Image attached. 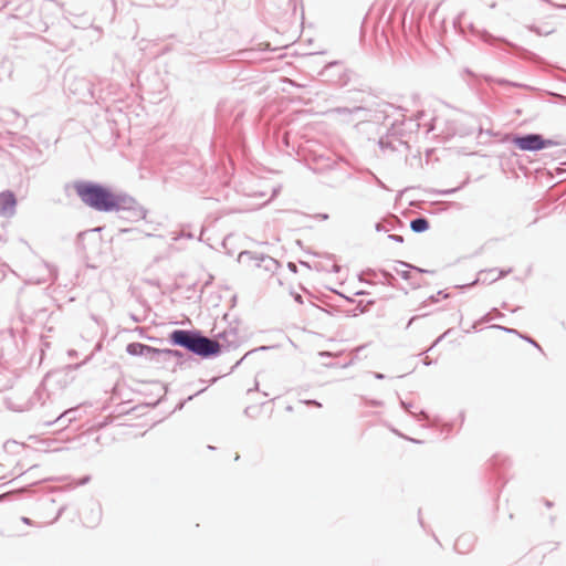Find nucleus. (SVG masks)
Returning <instances> with one entry per match:
<instances>
[{
    "instance_id": "35",
    "label": "nucleus",
    "mask_w": 566,
    "mask_h": 566,
    "mask_svg": "<svg viewBox=\"0 0 566 566\" xmlns=\"http://www.w3.org/2000/svg\"><path fill=\"white\" fill-rule=\"evenodd\" d=\"M265 349H268V347H266V346H261V347H259V348L254 349V352H256V350H265ZM251 353H253V350H251V352L247 353V354H245V355H244L240 360H238V361L235 363V365L231 367L230 373H231V371H233V370H234V368H237V367L242 363V360H243L248 355H250Z\"/></svg>"
},
{
    "instance_id": "21",
    "label": "nucleus",
    "mask_w": 566,
    "mask_h": 566,
    "mask_svg": "<svg viewBox=\"0 0 566 566\" xmlns=\"http://www.w3.org/2000/svg\"><path fill=\"white\" fill-rule=\"evenodd\" d=\"M379 275V270L366 269L358 275V280L361 283L375 284L376 277Z\"/></svg>"
},
{
    "instance_id": "37",
    "label": "nucleus",
    "mask_w": 566,
    "mask_h": 566,
    "mask_svg": "<svg viewBox=\"0 0 566 566\" xmlns=\"http://www.w3.org/2000/svg\"><path fill=\"white\" fill-rule=\"evenodd\" d=\"M388 239L397 243L403 242V237L400 234H388Z\"/></svg>"
},
{
    "instance_id": "23",
    "label": "nucleus",
    "mask_w": 566,
    "mask_h": 566,
    "mask_svg": "<svg viewBox=\"0 0 566 566\" xmlns=\"http://www.w3.org/2000/svg\"><path fill=\"white\" fill-rule=\"evenodd\" d=\"M394 271L401 276L405 281H410V285L413 290H417L421 286L419 282L412 281L411 271L409 269L399 270L398 266H394Z\"/></svg>"
},
{
    "instance_id": "31",
    "label": "nucleus",
    "mask_w": 566,
    "mask_h": 566,
    "mask_svg": "<svg viewBox=\"0 0 566 566\" xmlns=\"http://www.w3.org/2000/svg\"><path fill=\"white\" fill-rule=\"evenodd\" d=\"M178 0H154L157 7L171 8L177 3Z\"/></svg>"
},
{
    "instance_id": "18",
    "label": "nucleus",
    "mask_w": 566,
    "mask_h": 566,
    "mask_svg": "<svg viewBox=\"0 0 566 566\" xmlns=\"http://www.w3.org/2000/svg\"><path fill=\"white\" fill-rule=\"evenodd\" d=\"M50 42L61 51H66L72 45L73 39L67 34L59 35L55 32H52Z\"/></svg>"
},
{
    "instance_id": "7",
    "label": "nucleus",
    "mask_w": 566,
    "mask_h": 566,
    "mask_svg": "<svg viewBox=\"0 0 566 566\" xmlns=\"http://www.w3.org/2000/svg\"><path fill=\"white\" fill-rule=\"evenodd\" d=\"M239 262H245V261H255L256 268H262L264 271L274 273L280 268V262L275 260L274 258L263 254V253H255L252 251H241L238 255Z\"/></svg>"
},
{
    "instance_id": "38",
    "label": "nucleus",
    "mask_w": 566,
    "mask_h": 566,
    "mask_svg": "<svg viewBox=\"0 0 566 566\" xmlns=\"http://www.w3.org/2000/svg\"><path fill=\"white\" fill-rule=\"evenodd\" d=\"M462 186L460 187H455V188H451V189H446V190H441L440 191V195L442 196H450V195H453L454 192H457L459 189H461Z\"/></svg>"
},
{
    "instance_id": "22",
    "label": "nucleus",
    "mask_w": 566,
    "mask_h": 566,
    "mask_svg": "<svg viewBox=\"0 0 566 566\" xmlns=\"http://www.w3.org/2000/svg\"><path fill=\"white\" fill-rule=\"evenodd\" d=\"M379 275H381V280H379L378 283L386 284L391 287L396 286L397 279L395 277V275L391 272H389L385 269H380Z\"/></svg>"
},
{
    "instance_id": "61",
    "label": "nucleus",
    "mask_w": 566,
    "mask_h": 566,
    "mask_svg": "<svg viewBox=\"0 0 566 566\" xmlns=\"http://www.w3.org/2000/svg\"><path fill=\"white\" fill-rule=\"evenodd\" d=\"M250 53H251L250 50H244V51L240 52L241 56H243V57H247Z\"/></svg>"
},
{
    "instance_id": "9",
    "label": "nucleus",
    "mask_w": 566,
    "mask_h": 566,
    "mask_svg": "<svg viewBox=\"0 0 566 566\" xmlns=\"http://www.w3.org/2000/svg\"><path fill=\"white\" fill-rule=\"evenodd\" d=\"M92 25L90 18L84 14H77L63 7L62 21L59 23V28L66 32L70 28L74 29H86Z\"/></svg>"
},
{
    "instance_id": "45",
    "label": "nucleus",
    "mask_w": 566,
    "mask_h": 566,
    "mask_svg": "<svg viewBox=\"0 0 566 566\" xmlns=\"http://www.w3.org/2000/svg\"><path fill=\"white\" fill-rule=\"evenodd\" d=\"M216 2H217L216 12H220V10H221V6H222V7L224 6L226 0H216Z\"/></svg>"
},
{
    "instance_id": "11",
    "label": "nucleus",
    "mask_w": 566,
    "mask_h": 566,
    "mask_svg": "<svg viewBox=\"0 0 566 566\" xmlns=\"http://www.w3.org/2000/svg\"><path fill=\"white\" fill-rule=\"evenodd\" d=\"M126 353L135 357H146L148 360L154 361L156 364L161 363V360L158 359L159 348L143 343L133 342L127 344Z\"/></svg>"
},
{
    "instance_id": "15",
    "label": "nucleus",
    "mask_w": 566,
    "mask_h": 566,
    "mask_svg": "<svg viewBox=\"0 0 566 566\" xmlns=\"http://www.w3.org/2000/svg\"><path fill=\"white\" fill-rule=\"evenodd\" d=\"M511 271H512V269L499 270L496 268L495 269H491L489 271H480L479 274H478V277L473 282H471L469 284L461 285L460 287L467 289V287H471V286L475 285L478 282H483L484 283V282H486L488 279L486 277H482V275H484V274H493L494 272H497V275L493 276L490 280V282H494V281H496V280L507 275L509 273H511Z\"/></svg>"
},
{
    "instance_id": "5",
    "label": "nucleus",
    "mask_w": 566,
    "mask_h": 566,
    "mask_svg": "<svg viewBox=\"0 0 566 566\" xmlns=\"http://www.w3.org/2000/svg\"><path fill=\"white\" fill-rule=\"evenodd\" d=\"M426 116L423 111L416 114V118H403L401 120H395L389 127V136L397 138L399 145H403L407 149L409 148L408 142L412 134L417 133L421 126L420 120Z\"/></svg>"
},
{
    "instance_id": "60",
    "label": "nucleus",
    "mask_w": 566,
    "mask_h": 566,
    "mask_svg": "<svg viewBox=\"0 0 566 566\" xmlns=\"http://www.w3.org/2000/svg\"><path fill=\"white\" fill-rule=\"evenodd\" d=\"M437 295H438V296H439V295H441L443 298H448V297H449V294H448V293H444V291H439V292L437 293Z\"/></svg>"
},
{
    "instance_id": "46",
    "label": "nucleus",
    "mask_w": 566,
    "mask_h": 566,
    "mask_svg": "<svg viewBox=\"0 0 566 566\" xmlns=\"http://www.w3.org/2000/svg\"><path fill=\"white\" fill-rule=\"evenodd\" d=\"M373 376H374L376 379H378V380H382V379H385V378H386V376H385L384 374L378 373V371H374V373H373Z\"/></svg>"
},
{
    "instance_id": "64",
    "label": "nucleus",
    "mask_w": 566,
    "mask_h": 566,
    "mask_svg": "<svg viewBox=\"0 0 566 566\" xmlns=\"http://www.w3.org/2000/svg\"><path fill=\"white\" fill-rule=\"evenodd\" d=\"M559 99L564 105H566V96L559 95Z\"/></svg>"
},
{
    "instance_id": "42",
    "label": "nucleus",
    "mask_w": 566,
    "mask_h": 566,
    "mask_svg": "<svg viewBox=\"0 0 566 566\" xmlns=\"http://www.w3.org/2000/svg\"><path fill=\"white\" fill-rule=\"evenodd\" d=\"M400 405L401 407L407 411L409 412L410 415L413 416V413L410 411L412 405L410 402H406L405 400L400 399Z\"/></svg>"
},
{
    "instance_id": "52",
    "label": "nucleus",
    "mask_w": 566,
    "mask_h": 566,
    "mask_svg": "<svg viewBox=\"0 0 566 566\" xmlns=\"http://www.w3.org/2000/svg\"><path fill=\"white\" fill-rule=\"evenodd\" d=\"M205 390H206V388H202V389H200L199 391H197L196 394H193V395L189 396V397L187 398V401H189V400H191L193 397H196V396H198V395L202 394Z\"/></svg>"
},
{
    "instance_id": "3",
    "label": "nucleus",
    "mask_w": 566,
    "mask_h": 566,
    "mask_svg": "<svg viewBox=\"0 0 566 566\" xmlns=\"http://www.w3.org/2000/svg\"><path fill=\"white\" fill-rule=\"evenodd\" d=\"M167 339L170 345L181 347L201 359H212L220 355V346L216 339L206 336L197 328L174 329Z\"/></svg>"
},
{
    "instance_id": "44",
    "label": "nucleus",
    "mask_w": 566,
    "mask_h": 566,
    "mask_svg": "<svg viewBox=\"0 0 566 566\" xmlns=\"http://www.w3.org/2000/svg\"><path fill=\"white\" fill-rule=\"evenodd\" d=\"M287 268H289V270H290L291 272H293V273H296V272H297V266H296V264H295V263H293V262H289V263H287Z\"/></svg>"
},
{
    "instance_id": "55",
    "label": "nucleus",
    "mask_w": 566,
    "mask_h": 566,
    "mask_svg": "<svg viewBox=\"0 0 566 566\" xmlns=\"http://www.w3.org/2000/svg\"><path fill=\"white\" fill-rule=\"evenodd\" d=\"M318 355L321 357H332L333 356L331 352H319Z\"/></svg>"
},
{
    "instance_id": "25",
    "label": "nucleus",
    "mask_w": 566,
    "mask_h": 566,
    "mask_svg": "<svg viewBox=\"0 0 566 566\" xmlns=\"http://www.w3.org/2000/svg\"><path fill=\"white\" fill-rule=\"evenodd\" d=\"M395 264L402 266L405 269H409L410 271H416L418 273H433L431 270L422 269L406 261H395Z\"/></svg>"
},
{
    "instance_id": "26",
    "label": "nucleus",
    "mask_w": 566,
    "mask_h": 566,
    "mask_svg": "<svg viewBox=\"0 0 566 566\" xmlns=\"http://www.w3.org/2000/svg\"><path fill=\"white\" fill-rule=\"evenodd\" d=\"M375 304V301L374 300H369L367 301V303L364 305L363 304V301H359L358 304H357V307L353 311V313L350 314L352 316H356L357 313H365L368 311V308L370 306H373Z\"/></svg>"
},
{
    "instance_id": "10",
    "label": "nucleus",
    "mask_w": 566,
    "mask_h": 566,
    "mask_svg": "<svg viewBox=\"0 0 566 566\" xmlns=\"http://www.w3.org/2000/svg\"><path fill=\"white\" fill-rule=\"evenodd\" d=\"M481 39L491 45H495L497 42L504 43L514 51V54L522 56L524 59H528V60H538L539 59L538 55L528 51L527 49L518 46L504 38H497L485 30L481 32Z\"/></svg>"
},
{
    "instance_id": "4",
    "label": "nucleus",
    "mask_w": 566,
    "mask_h": 566,
    "mask_svg": "<svg viewBox=\"0 0 566 566\" xmlns=\"http://www.w3.org/2000/svg\"><path fill=\"white\" fill-rule=\"evenodd\" d=\"M511 143L517 149L530 153H536L549 147L562 145L559 142L545 138L538 133L514 134L511 138Z\"/></svg>"
},
{
    "instance_id": "57",
    "label": "nucleus",
    "mask_w": 566,
    "mask_h": 566,
    "mask_svg": "<svg viewBox=\"0 0 566 566\" xmlns=\"http://www.w3.org/2000/svg\"><path fill=\"white\" fill-rule=\"evenodd\" d=\"M367 294H369V292L364 291V290H360V291L355 292V295H356V296L367 295Z\"/></svg>"
},
{
    "instance_id": "62",
    "label": "nucleus",
    "mask_w": 566,
    "mask_h": 566,
    "mask_svg": "<svg viewBox=\"0 0 566 566\" xmlns=\"http://www.w3.org/2000/svg\"><path fill=\"white\" fill-rule=\"evenodd\" d=\"M419 415H420V419H427V418H428L427 412H426V411H423V410H421V411L419 412Z\"/></svg>"
},
{
    "instance_id": "2",
    "label": "nucleus",
    "mask_w": 566,
    "mask_h": 566,
    "mask_svg": "<svg viewBox=\"0 0 566 566\" xmlns=\"http://www.w3.org/2000/svg\"><path fill=\"white\" fill-rule=\"evenodd\" d=\"M62 10L63 3L56 0H24L15 8L14 17L34 31L46 32Z\"/></svg>"
},
{
    "instance_id": "14",
    "label": "nucleus",
    "mask_w": 566,
    "mask_h": 566,
    "mask_svg": "<svg viewBox=\"0 0 566 566\" xmlns=\"http://www.w3.org/2000/svg\"><path fill=\"white\" fill-rule=\"evenodd\" d=\"M171 358H175L177 360V365L182 366L190 359V356H188L186 353L179 349L159 348L158 359L161 360L160 364H166Z\"/></svg>"
},
{
    "instance_id": "1",
    "label": "nucleus",
    "mask_w": 566,
    "mask_h": 566,
    "mask_svg": "<svg viewBox=\"0 0 566 566\" xmlns=\"http://www.w3.org/2000/svg\"><path fill=\"white\" fill-rule=\"evenodd\" d=\"M73 188L80 200L98 212H117L122 219L137 222L146 218L147 210L125 191H115L112 187L93 180H76Z\"/></svg>"
},
{
    "instance_id": "32",
    "label": "nucleus",
    "mask_w": 566,
    "mask_h": 566,
    "mask_svg": "<svg viewBox=\"0 0 566 566\" xmlns=\"http://www.w3.org/2000/svg\"><path fill=\"white\" fill-rule=\"evenodd\" d=\"M520 337L522 339L526 340L527 343H530L531 345H533L534 347H536L538 350L543 352L541 345L535 339H533L531 336L521 334Z\"/></svg>"
},
{
    "instance_id": "40",
    "label": "nucleus",
    "mask_w": 566,
    "mask_h": 566,
    "mask_svg": "<svg viewBox=\"0 0 566 566\" xmlns=\"http://www.w3.org/2000/svg\"><path fill=\"white\" fill-rule=\"evenodd\" d=\"M303 402L307 406H314V407H317V408H321L322 407V403L315 399H308V400H303Z\"/></svg>"
},
{
    "instance_id": "12",
    "label": "nucleus",
    "mask_w": 566,
    "mask_h": 566,
    "mask_svg": "<svg viewBox=\"0 0 566 566\" xmlns=\"http://www.w3.org/2000/svg\"><path fill=\"white\" fill-rule=\"evenodd\" d=\"M212 338L216 339V343L220 346V354L240 346L238 329L234 327L227 328Z\"/></svg>"
},
{
    "instance_id": "59",
    "label": "nucleus",
    "mask_w": 566,
    "mask_h": 566,
    "mask_svg": "<svg viewBox=\"0 0 566 566\" xmlns=\"http://www.w3.org/2000/svg\"><path fill=\"white\" fill-rule=\"evenodd\" d=\"M428 300H429L430 302H432V303H437V302L439 301V300H438V295H431V296H429V298H428Z\"/></svg>"
},
{
    "instance_id": "28",
    "label": "nucleus",
    "mask_w": 566,
    "mask_h": 566,
    "mask_svg": "<svg viewBox=\"0 0 566 566\" xmlns=\"http://www.w3.org/2000/svg\"><path fill=\"white\" fill-rule=\"evenodd\" d=\"M509 460L504 457H501V455H494L492 459H491V465L494 468V469H500L502 467H505L506 462Z\"/></svg>"
},
{
    "instance_id": "43",
    "label": "nucleus",
    "mask_w": 566,
    "mask_h": 566,
    "mask_svg": "<svg viewBox=\"0 0 566 566\" xmlns=\"http://www.w3.org/2000/svg\"><path fill=\"white\" fill-rule=\"evenodd\" d=\"M292 296L296 303L303 304V296L300 293L293 292Z\"/></svg>"
},
{
    "instance_id": "58",
    "label": "nucleus",
    "mask_w": 566,
    "mask_h": 566,
    "mask_svg": "<svg viewBox=\"0 0 566 566\" xmlns=\"http://www.w3.org/2000/svg\"><path fill=\"white\" fill-rule=\"evenodd\" d=\"M256 390H259V382H258V381H255V384H254L253 388H250V389L248 390V394H249V392H252V391H256Z\"/></svg>"
},
{
    "instance_id": "34",
    "label": "nucleus",
    "mask_w": 566,
    "mask_h": 566,
    "mask_svg": "<svg viewBox=\"0 0 566 566\" xmlns=\"http://www.w3.org/2000/svg\"><path fill=\"white\" fill-rule=\"evenodd\" d=\"M493 328H499L505 333H509V334H515V335H521V333L517 331V329H514V328H510V327H505V326H501V325H493L492 326Z\"/></svg>"
},
{
    "instance_id": "39",
    "label": "nucleus",
    "mask_w": 566,
    "mask_h": 566,
    "mask_svg": "<svg viewBox=\"0 0 566 566\" xmlns=\"http://www.w3.org/2000/svg\"><path fill=\"white\" fill-rule=\"evenodd\" d=\"M434 122H436V118H431L430 122L426 125L427 126L426 134H429L436 129Z\"/></svg>"
},
{
    "instance_id": "16",
    "label": "nucleus",
    "mask_w": 566,
    "mask_h": 566,
    "mask_svg": "<svg viewBox=\"0 0 566 566\" xmlns=\"http://www.w3.org/2000/svg\"><path fill=\"white\" fill-rule=\"evenodd\" d=\"M14 342L12 337L0 338V363H8L14 353Z\"/></svg>"
},
{
    "instance_id": "48",
    "label": "nucleus",
    "mask_w": 566,
    "mask_h": 566,
    "mask_svg": "<svg viewBox=\"0 0 566 566\" xmlns=\"http://www.w3.org/2000/svg\"><path fill=\"white\" fill-rule=\"evenodd\" d=\"M339 296L344 297L348 303H354L355 300L350 296H346L345 294H343L342 292H336Z\"/></svg>"
},
{
    "instance_id": "8",
    "label": "nucleus",
    "mask_w": 566,
    "mask_h": 566,
    "mask_svg": "<svg viewBox=\"0 0 566 566\" xmlns=\"http://www.w3.org/2000/svg\"><path fill=\"white\" fill-rule=\"evenodd\" d=\"M60 376L57 373H49L41 381V384L33 391L32 396L25 401L23 405L14 408L17 411H25L33 408L35 405H44L45 399L50 397V394L46 391L48 384L53 380L55 377Z\"/></svg>"
},
{
    "instance_id": "6",
    "label": "nucleus",
    "mask_w": 566,
    "mask_h": 566,
    "mask_svg": "<svg viewBox=\"0 0 566 566\" xmlns=\"http://www.w3.org/2000/svg\"><path fill=\"white\" fill-rule=\"evenodd\" d=\"M326 81L336 86L343 87L349 82V75L340 61L327 63L319 73Z\"/></svg>"
},
{
    "instance_id": "51",
    "label": "nucleus",
    "mask_w": 566,
    "mask_h": 566,
    "mask_svg": "<svg viewBox=\"0 0 566 566\" xmlns=\"http://www.w3.org/2000/svg\"><path fill=\"white\" fill-rule=\"evenodd\" d=\"M419 317H420L419 315L412 316V317L409 319V322L407 323L406 328H409V327L411 326V324H412L416 319H418Z\"/></svg>"
},
{
    "instance_id": "13",
    "label": "nucleus",
    "mask_w": 566,
    "mask_h": 566,
    "mask_svg": "<svg viewBox=\"0 0 566 566\" xmlns=\"http://www.w3.org/2000/svg\"><path fill=\"white\" fill-rule=\"evenodd\" d=\"M17 207V197L13 191L4 190L0 192V216L10 218L14 216Z\"/></svg>"
},
{
    "instance_id": "47",
    "label": "nucleus",
    "mask_w": 566,
    "mask_h": 566,
    "mask_svg": "<svg viewBox=\"0 0 566 566\" xmlns=\"http://www.w3.org/2000/svg\"><path fill=\"white\" fill-rule=\"evenodd\" d=\"M64 510H65V507H64V506H62V507H60V509H59L57 514H56V516L54 517V520L52 521V523H54L55 521H57V520L61 517V515L63 514Z\"/></svg>"
},
{
    "instance_id": "63",
    "label": "nucleus",
    "mask_w": 566,
    "mask_h": 566,
    "mask_svg": "<svg viewBox=\"0 0 566 566\" xmlns=\"http://www.w3.org/2000/svg\"><path fill=\"white\" fill-rule=\"evenodd\" d=\"M4 275H6L4 270H3L2 265H0V281L3 280Z\"/></svg>"
},
{
    "instance_id": "49",
    "label": "nucleus",
    "mask_w": 566,
    "mask_h": 566,
    "mask_svg": "<svg viewBox=\"0 0 566 566\" xmlns=\"http://www.w3.org/2000/svg\"><path fill=\"white\" fill-rule=\"evenodd\" d=\"M369 403L373 407H380L382 405V402L380 400H376V399L370 400Z\"/></svg>"
},
{
    "instance_id": "33",
    "label": "nucleus",
    "mask_w": 566,
    "mask_h": 566,
    "mask_svg": "<svg viewBox=\"0 0 566 566\" xmlns=\"http://www.w3.org/2000/svg\"><path fill=\"white\" fill-rule=\"evenodd\" d=\"M364 108L358 106V107H354L353 109L350 108H347V107H338L336 108V112L338 114H349V113H354V112H359V111H363Z\"/></svg>"
},
{
    "instance_id": "17",
    "label": "nucleus",
    "mask_w": 566,
    "mask_h": 566,
    "mask_svg": "<svg viewBox=\"0 0 566 566\" xmlns=\"http://www.w3.org/2000/svg\"><path fill=\"white\" fill-rule=\"evenodd\" d=\"M99 231V229H91L83 232H80L76 237V248L81 252H85L87 250L86 241L93 240L97 241V234L96 232Z\"/></svg>"
},
{
    "instance_id": "56",
    "label": "nucleus",
    "mask_w": 566,
    "mask_h": 566,
    "mask_svg": "<svg viewBox=\"0 0 566 566\" xmlns=\"http://www.w3.org/2000/svg\"><path fill=\"white\" fill-rule=\"evenodd\" d=\"M252 409H253V408H252V407H250V406H249V407H247V408L244 409V411H243V412H244V415H245V416H248V417H251V410H252Z\"/></svg>"
},
{
    "instance_id": "50",
    "label": "nucleus",
    "mask_w": 566,
    "mask_h": 566,
    "mask_svg": "<svg viewBox=\"0 0 566 566\" xmlns=\"http://www.w3.org/2000/svg\"><path fill=\"white\" fill-rule=\"evenodd\" d=\"M21 521L27 525H33V521L29 517L23 516L21 517Z\"/></svg>"
},
{
    "instance_id": "29",
    "label": "nucleus",
    "mask_w": 566,
    "mask_h": 566,
    "mask_svg": "<svg viewBox=\"0 0 566 566\" xmlns=\"http://www.w3.org/2000/svg\"><path fill=\"white\" fill-rule=\"evenodd\" d=\"M93 518L90 522H85V524L90 527H94L101 520V507L97 506L96 510H92Z\"/></svg>"
},
{
    "instance_id": "41",
    "label": "nucleus",
    "mask_w": 566,
    "mask_h": 566,
    "mask_svg": "<svg viewBox=\"0 0 566 566\" xmlns=\"http://www.w3.org/2000/svg\"><path fill=\"white\" fill-rule=\"evenodd\" d=\"M368 174L380 188H386L385 184L375 174L371 171H368Z\"/></svg>"
},
{
    "instance_id": "30",
    "label": "nucleus",
    "mask_w": 566,
    "mask_h": 566,
    "mask_svg": "<svg viewBox=\"0 0 566 566\" xmlns=\"http://www.w3.org/2000/svg\"><path fill=\"white\" fill-rule=\"evenodd\" d=\"M471 538L470 535H462L460 536L455 543H454V548L460 552V553H463L462 551V546H465V542H468L469 539Z\"/></svg>"
},
{
    "instance_id": "54",
    "label": "nucleus",
    "mask_w": 566,
    "mask_h": 566,
    "mask_svg": "<svg viewBox=\"0 0 566 566\" xmlns=\"http://www.w3.org/2000/svg\"><path fill=\"white\" fill-rule=\"evenodd\" d=\"M444 335H446V334H442L441 336H439V337L434 340V343L432 344V346H431L428 350L432 349V348H433V347H434V346H436V345H437V344H438V343H439V342L444 337Z\"/></svg>"
},
{
    "instance_id": "36",
    "label": "nucleus",
    "mask_w": 566,
    "mask_h": 566,
    "mask_svg": "<svg viewBox=\"0 0 566 566\" xmlns=\"http://www.w3.org/2000/svg\"><path fill=\"white\" fill-rule=\"evenodd\" d=\"M45 424L46 426L59 424L60 429H63V428H66L70 423L66 422V419H63V421H61V422H53V420H49V421H45Z\"/></svg>"
},
{
    "instance_id": "20",
    "label": "nucleus",
    "mask_w": 566,
    "mask_h": 566,
    "mask_svg": "<svg viewBox=\"0 0 566 566\" xmlns=\"http://www.w3.org/2000/svg\"><path fill=\"white\" fill-rule=\"evenodd\" d=\"M378 146L382 150L396 151V150H398V146H400V145L397 143V138H395L394 136H389V128H388L386 135H384L379 138Z\"/></svg>"
},
{
    "instance_id": "53",
    "label": "nucleus",
    "mask_w": 566,
    "mask_h": 566,
    "mask_svg": "<svg viewBox=\"0 0 566 566\" xmlns=\"http://www.w3.org/2000/svg\"><path fill=\"white\" fill-rule=\"evenodd\" d=\"M422 363H423V365H426V366H430V365H432V364H433V360H432V359H430L429 357H426V358L422 360Z\"/></svg>"
},
{
    "instance_id": "27",
    "label": "nucleus",
    "mask_w": 566,
    "mask_h": 566,
    "mask_svg": "<svg viewBox=\"0 0 566 566\" xmlns=\"http://www.w3.org/2000/svg\"><path fill=\"white\" fill-rule=\"evenodd\" d=\"M377 232H389L395 229L392 222H377L375 226Z\"/></svg>"
},
{
    "instance_id": "19",
    "label": "nucleus",
    "mask_w": 566,
    "mask_h": 566,
    "mask_svg": "<svg viewBox=\"0 0 566 566\" xmlns=\"http://www.w3.org/2000/svg\"><path fill=\"white\" fill-rule=\"evenodd\" d=\"M410 229L415 233H423L430 229V222L428 218L418 216L410 221Z\"/></svg>"
},
{
    "instance_id": "24",
    "label": "nucleus",
    "mask_w": 566,
    "mask_h": 566,
    "mask_svg": "<svg viewBox=\"0 0 566 566\" xmlns=\"http://www.w3.org/2000/svg\"><path fill=\"white\" fill-rule=\"evenodd\" d=\"M76 409L74 408H71V409H67L65 411H63L62 413H60L54 420L53 422H61L63 421V419H66V422L67 423H71L72 421L75 420V413H76Z\"/></svg>"
}]
</instances>
